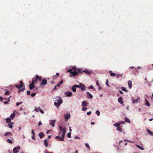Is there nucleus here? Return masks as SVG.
Segmentation results:
<instances>
[{"mask_svg":"<svg viewBox=\"0 0 153 153\" xmlns=\"http://www.w3.org/2000/svg\"><path fill=\"white\" fill-rule=\"evenodd\" d=\"M55 102L54 105L57 107L58 108L62 102V100L59 97H56L54 98Z\"/></svg>","mask_w":153,"mask_h":153,"instance_id":"nucleus-1","label":"nucleus"},{"mask_svg":"<svg viewBox=\"0 0 153 153\" xmlns=\"http://www.w3.org/2000/svg\"><path fill=\"white\" fill-rule=\"evenodd\" d=\"M71 114L70 113H67L64 115L65 120V121H67L70 118Z\"/></svg>","mask_w":153,"mask_h":153,"instance_id":"nucleus-2","label":"nucleus"},{"mask_svg":"<svg viewBox=\"0 0 153 153\" xmlns=\"http://www.w3.org/2000/svg\"><path fill=\"white\" fill-rule=\"evenodd\" d=\"M20 149V147L19 146L15 147L13 149V152L14 153H18Z\"/></svg>","mask_w":153,"mask_h":153,"instance_id":"nucleus-3","label":"nucleus"},{"mask_svg":"<svg viewBox=\"0 0 153 153\" xmlns=\"http://www.w3.org/2000/svg\"><path fill=\"white\" fill-rule=\"evenodd\" d=\"M19 82L20 85L18 84L15 85V86L16 87L19 88H21L23 87V83L22 81H20Z\"/></svg>","mask_w":153,"mask_h":153,"instance_id":"nucleus-4","label":"nucleus"},{"mask_svg":"<svg viewBox=\"0 0 153 153\" xmlns=\"http://www.w3.org/2000/svg\"><path fill=\"white\" fill-rule=\"evenodd\" d=\"M65 94L66 97H71V96L72 93L71 92H68L66 91L65 92Z\"/></svg>","mask_w":153,"mask_h":153,"instance_id":"nucleus-5","label":"nucleus"},{"mask_svg":"<svg viewBox=\"0 0 153 153\" xmlns=\"http://www.w3.org/2000/svg\"><path fill=\"white\" fill-rule=\"evenodd\" d=\"M56 122L55 120H51L50 121V123L49 125L51 126L52 127H53L55 126V123Z\"/></svg>","mask_w":153,"mask_h":153,"instance_id":"nucleus-6","label":"nucleus"},{"mask_svg":"<svg viewBox=\"0 0 153 153\" xmlns=\"http://www.w3.org/2000/svg\"><path fill=\"white\" fill-rule=\"evenodd\" d=\"M79 85H81L80 88H81V90L82 91L85 90V87L83 84L82 83H79Z\"/></svg>","mask_w":153,"mask_h":153,"instance_id":"nucleus-7","label":"nucleus"},{"mask_svg":"<svg viewBox=\"0 0 153 153\" xmlns=\"http://www.w3.org/2000/svg\"><path fill=\"white\" fill-rule=\"evenodd\" d=\"M33 80L32 83L29 85V88L30 90L33 89L35 87L34 85L33 84Z\"/></svg>","mask_w":153,"mask_h":153,"instance_id":"nucleus-8","label":"nucleus"},{"mask_svg":"<svg viewBox=\"0 0 153 153\" xmlns=\"http://www.w3.org/2000/svg\"><path fill=\"white\" fill-rule=\"evenodd\" d=\"M66 132V129L65 128H63V130H62V138H63V139H64V138L65 137V134Z\"/></svg>","mask_w":153,"mask_h":153,"instance_id":"nucleus-9","label":"nucleus"},{"mask_svg":"<svg viewBox=\"0 0 153 153\" xmlns=\"http://www.w3.org/2000/svg\"><path fill=\"white\" fill-rule=\"evenodd\" d=\"M47 81L45 79H43L41 83V85H45L47 83Z\"/></svg>","mask_w":153,"mask_h":153,"instance_id":"nucleus-10","label":"nucleus"},{"mask_svg":"<svg viewBox=\"0 0 153 153\" xmlns=\"http://www.w3.org/2000/svg\"><path fill=\"white\" fill-rule=\"evenodd\" d=\"M15 112H16V111H13V113L10 116V118L12 120H13L15 116Z\"/></svg>","mask_w":153,"mask_h":153,"instance_id":"nucleus-11","label":"nucleus"},{"mask_svg":"<svg viewBox=\"0 0 153 153\" xmlns=\"http://www.w3.org/2000/svg\"><path fill=\"white\" fill-rule=\"evenodd\" d=\"M83 72H85V73L87 75H89L91 74V72L88 70H85L82 71Z\"/></svg>","mask_w":153,"mask_h":153,"instance_id":"nucleus-12","label":"nucleus"},{"mask_svg":"<svg viewBox=\"0 0 153 153\" xmlns=\"http://www.w3.org/2000/svg\"><path fill=\"white\" fill-rule=\"evenodd\" d=\"M140 99V98L138 97L137 99L133 100L132 99V103L134 104L135 103H137L138 102L139 100Z\"/></svg>","mask_w":153,"mask_h":153,"instance_id":"nucleus-13","label":"nucleus"},{"mask_svg":"<svg viewBox=\"0 0 153 153\" xmlns=\"http://www.w3.org/2000/svg\"><path fill=\"white\" fill-rule=\"evenodd\" d=\"M88 104V103L86 101H83L82 102V106H87Z\"/></svg>","mask_w":153,"mask_h":153,"instance_id":"nucleus-14","label":"nucleus"},{"mask_svg":"<svg viewBox=\"0 0 153 153\" xmlns=\"http://www.w3.org/2000/svg\"><path fill=\"white\" fill-rule=\"evenodd\" d=\"M145 105L148 107H150V105L149 104V102L148 101V100L146 99H145Z\"/></svg>","mask_w":153,"mask_h":153,"instance_id":"nucleus-15","label":"nucleus"},{"mask_svg":"<svg viewBox=\"0 0 153 153\" xmlns=\"http://www.w3.org/2000/svg\"><path fill=\"white\" fill-rule=\"evenodd\" d=\"M128 88L129 89H131L132 87V82L130 80L128 81Z\"/></svg>","mask_w":153,"mask_h":153,"instance_id":"nucleus-16","label":"nucleus"},{"mask_svg":"<svg viewBox=\"0 0 153 153\" xmlns=\"http://www.w3.org/2000/svg\"><path fill=\"white\" fill-rule=\"evenodd\" d=\"M118 102L120 104H122L123 103V99L121 97L119 98L118 99Z\"/></svg>","mask_w":153,"mask_h":153,"instance_id":"nucleus-17","label":"nucleus"},{"mask_svg":"<svg viewBox=\"0 0 153 153\" xmlns=\"http://www.w3.org/2000/svg\"><path fill=\"white\" fill-rule=\"evenodd\" d=\"M71 74L73 76H76L78 74L77 72L76 71H74V72H71Z\"/></svg>","mask_w":153,"mask_h":153,"instance_id":"nucleus-18","label":"nucleus"},{"mask_svg":"<svg viewBox=\"0 0 153 153\" xmlns=\"http://www.w3.org/2000/svg\"><path fill=\"white\" fill-rule=\"evenodd\" d=\"M55 138L56 139H59L60 141H64V139L62 137H61L59 136H56L55 137Z\"/></svg>","mask_w":153,"mask_h":153,"instance_id":"nucleus-19","label":"nucleus"},{"mask_svg":"<svg viewBox=\"0 0 153 153\" xmlns=\"http://www.w3.org/2000/svg\"><path fill=\"white\" fill-rule=\"evenodd\" d=\"M41 79V77H40V76H38V75H37L36 76V77H35V80H34V82H37V79H39V80H40Z\"/></svg>","mask_w":153,"mask_h":153,"instance_id":"nucleus-20","label":"nucleus"},{"mask_svg":"<svg viewBox=\"0 0 153 153\" xmlns=\"http://www.w3.org/2000/svg\"><path fill=\"white\" fill-rule=\"evenodd\" d=\"M44 133L43 132L39 133V136L40 138H42L44 136Z\"/></svg>","mask_w":153,"mask_h":153,"instance_id":"nucleus-21","label":"nucleus"},{"mask_svg":"<svg viewBox=\"0 0 153 153\" xmlns=\"http://www.w3.org/2000/svg\"><path fill=\"white\" fill-rule=\"evenodd\" d=\"M44 143L45 145V146L46 147H48V141H47V140H46V139L44 140Z\"/></svg>","mask_w":153,"mask_h":153,"instance_id":"nucleus-22","label":"nucleus"},{"mask_svg":"<svg viewBox=\"0 0 153 153\" xmlns=\"http://www.w3.org/2000/svg\"><path fill=\"white\" fill-rule=\"evenodd\" d=\"M109 72L111 76H114L116 75L114 73H112V71H109Z\"/></svg>","mask_w":153,"mask_h":153,"instance_id":"nucleus-23","label":"nucleus"},{"mask_svg":"<svg viewBox=\"0 0 153 153\" xmlns=\"http://www.w3.org/2000/svg\"><path fill=\"white\" fill-rule=\"evenodd\" d=\"M120 126V124L119 123V122L113 124L114 126L117 127V128L119 127Z\"/></svg>","mask_w":153,"mask_h":153,"instance_id":"nucleus-24","label":"nucleus"},{"mask_svg":"<svg viewBox=\"0 0 153 153\" xmlns=\"http://www.w3.org/2000/svg\"><path fill=\"white\" fill-rule=\"evenodd\" d=\"M13 123L12 122L10 123H9L8 124V126H9V128H12L13 127Z\"/></svg>","mask_w":153,"mask_h":153,"instance_id":"nucleus-25","label":"nucleus"},{"mask_svg":"<svg viewBox=\"0 0 153 153\" xmlns=\"http://www.w3.org/2000/svg\"><path fill=\"white\" fill-rule=\"evenodd\" d=\"M136 146L138 148L140 149L141 150H143L144 149V148L140 146L139 145L137 144H136Z\"/></svg>","mask_w":153,"mask_h":153,"instance_id":"nucleus-26","label":"nucleus"},{"mask_svg":"<svg viewBox=\"0 0 153 153\" xmlns=\"http://www.w3.org/2000/svg\"><path fill=\"white\" fill-rule=\"evenodd\" d=\"M147 131L149 133V134L150 135L152 136L153 135V132L147 129Z\"/></svg>","mask_w":153,"mask_h":153,"instance_id":"nucleus-27","label":"nucleus"},{"mask_svg":"<svg viewBox=\"0 0 153 153\" xmlns=\"http://www.w3.org/2000/svg\"><path fill=\"white\" fill-rule=\"evenodd\" d=\"M8 135H11V133L10 132H8L5 133L4 134V136H7Z\"/></svg>","mask_w":153,"mask_h":153,"instance_id":"nucleus-28","label":"nucleus"},{"mask_svg":"<svg viewBox=\"0 0 153 153\" xmlns=\"http://www.w3.org/2000/svg\"><path fill=\"white\" fill-rule=\"evenodd\" d=\"M5 120H6L7 123H8L11 122L10 119L9 117H7V119H5Z\"/></svg>","mask_w":153,"mask_h":153,"instance_id":"nucleus-29","label":"nucleus"},{"mask_svg":"<svg viewBox=\"0 0 153 153\" xmlns=\"http://www.w3.org/2000/svg\"><path fill=\"white\" fill-rule=\"evenodd\" d=\"M72 90L74 92H75L76 91V88L73 85L72 88Z\"/></svg>","mask_w":153,"mask_h":153,"instance_id":"nucleus-30","label":"nucleus"},{"mask_svg":"<svg viewBox=\"0 0 153 153\" xmlns=\"http://www.w3.org/2000/svg\"><path fill=\"white\" fill-rule=\"evenodd\" d=\"M63 81L62 80H61L60 82L57 85V87H59L60 85L63 83Z\"/></svg>","mask_w":153,"mask_h":153,"instance_id":"nucleus-31","label":"nucleus"},{"mask_svg":"<svg viewBox=\"0 0 153 153\" xmlns=\"http://www.w3.org/2000/svg\"><path fill=\"white\" fill-rule=\"evenodd\" d=\"M38 108L39 109V111L42 113V114H44V111L40 108L39 107H38Z\"/></svg>","mask_w":153,"mask_h":153,"instance_id":"nucleus-32","label":"nucleus"},{"mask_svg":"<svg viewBox=\"0 0 153 153\" xmlns=\"http://www.w3.org/2000/svg\"><path fill=\"white\" fill-rule=\"evenodd\" d=\"M7 141L9 143H10V144H12V140L9 139H7Z\"/></svg>","mask_w":153,"mask_h":153,"instance_id":"nucleus-33","label":"nucleus"},{"mask_svg":"<svg viewBox=\"0 0 153 153\" xmlns=\"http://www.w3.org/2000/svg\"><path fill=\"white\" fill-rule=\"evenodd\" d=\"M125 122H126L130 123V120L128 119L126 117L125 118Z\"/></svg>","mask_w":153,"mask_h":153,"instance_id":"nucleus-34","label":"nucleus"},{"mask_svg":"<svg viewBox=\"0 0 153 153\" xmlns=\"http://www.w3.org/2000/svg\"><path fill=\"white\" fill-rule=\"evenodd\" d=\"M121 89L123 91H125L126 92H127L128 91L126 89V88L124 87H121Z\"/></svg>","mask_w":153,"mask_h":153,"instance_id":"nucleus-35","label":"nucleus"},{"mask_svg":"<svg viewBox=\"0 0 153 153\" xmlns=\"http://www.w3.org/2000/svg\"><path fill=\"white\" fill-rule=\"evenodd\" d=\"M117 131H120L121 132H122V131H123L121 129V128H120L119 127H118V128H117Z\"/></svg>","mask_w":153,"mask_h":153,"instance_id":"nucleus-36","label":"nucleus"},{"mask_svg":"<svg viewBox=\"0 0 153 153\" xmlns=\"http://www.w3.org/2000/svg\"><path fill=\"white\" fill-rule=\"evenodd\" d=\"M86 94L88 95V96H89V97L91 98H92L93 97V96L91 94H90L89 92H87L86 93Z\"/></svg>","mask_w":153,"mask_h":153,"instance_id":"nucleus-37","label":"nucleus"},{"mask_svg":"<svg viewBox=\"0 0 153 153\" xmlns=\"http://www.w3.org/2000/svg\"><path fill=\"white\" fill-rule=\"evenodd\" d=\"M87 109V108L86 107H83L82 108V110L83 111H85Z\"/></svg>","mask_w":153,"mask_h":153,"instance_id":"nucleus-38","label":"nucleus"},{"mask_svg":"<svg viewBox=\"0 0 153 153\" xmlns=\"http://www.w3.org/2000/svg\"><path fill=\"white\" fill-rule=\"evenodd\" d=\"M10 94V92L9 91H6L4 94V95H9Z\"/></svg>","mask_w":153,"mask_h":153,"instance_id":"nucleus-39","label":"nucleus"},{"mask_svg":"<svg viewBox=\"0 0 153 153\" xmlns=\"http://www.w3.org/2000/svg\"><path fill=\"white\" fill-rule=\"evenodd\" d=\"M74 85L76 88H80V87H81V85Z\"/></svg>","mask_w":153,"mask_h":153,"instance_id":"nucleus-40","label":"nucleus"},{"mask_svg":"<svg viewBox=\"0 0 153 153\" xmlns=\"http://www.w3.org/2000/svg\"><path fill=\"white\" fill-rule=\"evenodd\" d=\"M71 133L70 132L68 133L67 134V136L68 137V138L71 137Z\"/></svg>","mask_w":153,"mask_h":153,"instance_id":"nucleus-41","label":"nucleus"},{"mask_svg":"<svg viewBox=\"0 0 153 153\" xmlns=\"http://www.w3.org/2000/svg\"><path fill=\"white\" fill-rule=\"evenodd\" d=\"M39 109L38 108H37V107H35V108L34 110L36 112H38L39 111Z\"/></svg>","mask_w":153,"mask_h":153,"instance_id":"nucleus-42","label":"nucleus"},{"mask_svg":"<svg viewBox=\"0 0 153 153\" xmlns=\"http://www.w3.org/2000/svg\"><path fill=\"white\" fill-rule=\"evenodd\" d=\"M96 114H97V115H98V116H99L100 115V112L98 110H97L96 111Z\"/></svg>","mask_w":153,"mask_h":153,"instance_id":"nucleus-43","label":"nucleus"},{"mask_svg":"<svg viewBox=\"0 0 153 153\" xmlns=\"http://www.w3.org/2000/svg\"><path fill=\"white\" fill-rule=\"evenodd\" d=\"M36 94V93H32L31 94V97H34Z\"/></svg>","mask_w":153,"mask_h":153,"instance_id":"nucleus-44","label":"nucleus"},{"mask_svg":"<svg viewBox=\"0 0 153 153\" xmlns=\"http://www.w3.org/2000/svg\"><path fill=\"white\" fill-rule=\"evenodd\" d=\"M25 89V88H22L20 89L19 90V92L20 91H23Z\"/></svg>","mask_w":153,"mask_h":153,"instance_id":"nucleus-45","label":"nucleus"},{"mask_svg":"<svg viewBox=\"0 0 153 153\" xmlns=\"http://www.w3.org/2000/svg\"><path fill=\"white\" fill-rule=\"evenodd\" d=\"M108 79H106V81L105 84L107 86H109V85L108 84Z\"/></svg>","mask_w":153,"mask_h":153,"instance_id":"nucleus-46","label":"nucleus"},{"mask_svg":"<svg viewBox=\"0 0 153 153\" xmlns=\"http://www.w3.org/2000/svg\"><path fill=\"white\" fill-rule=\"evenodd\" d=\"M96 85L98 86H99L100 85V83L98 81H97L96 82Z\"/></svg>","mask_w":153,"mask_h":153,"instance_id":"nucleus-47","label":"nucleus"},{"mask_svg":"<svg viewBox=\"0 0 153 153\" xmlns=\"http://www.w3.org/2000/svg\"><path fill=\"white\" fill-rule=\"evenodd\" d=\"M9 101H10V99H9V100H7L6 101H5V102H4L5 104H7L8 103V102H9Z\"/></svg>","mask_w":153,"mask_h":153,"instance_id":"nucleus-48","label":"nucleus"},{"mask_svg":"<svg viewBox=\"0 0 153 153\" xmlns=\"http://www.w3.org/2000/svg\"><path fill=\"white\" fill-rule=\"evenodd\" d=\"M31 134L32 135H35V133L34 132L33 129H32L31 130Z\"/></svg>","mask_w":153,"mask_h":153,"instance_id":"nucleus-49","label":"nucleus"},{"mask_svg":"<svg viewBox=\"0 0 153 153\" xmlns=\"http://www.w3.org/2000/svg\"><path fill=\"white\" fill-rule=\"evenodd\" d=\"M85 146H86V147L88 148H90V146H89V145L87 143H86L85 144Z\"/></svg>","mask_w":153,"mask_h":153,"instance_id":"nucleus-50","label":"nucleus"},{"mask_svg":"<svg viewBox=\"0 0 153 153\" xmlns=\"http://www.w3.org/2000/svg\"><path fill=\"white\" fill-rule=\"evenodd\" d=\"M59 128L60 131H62V128L61 126H59Z\"/></svg>","mask_w":153,"mask_h":153,"instance_id":"nucleus-51","label":"nucleus"},{"mask_svg":"<svg viewBox=\"0 0 153 153\" xmlns=\"http://www.w3.org/2000/svg\"><path fill=\"white\" fill-rule=\"evenodd\" d=\"M31 138L33 140H35V135H32V136H31Z\"/></svg>","mask_w":153,"mask_h":153,"instance_id":"nucleus-52","label":"nucleus"},{"mask_svg":"<svg viewBox=\"0 0 153 153\" xmlns=\"http://www.w3.org/2000/svg\"><path fill=\"white\" fill-rule=\"evenodd\" d=\"M119 123L120 124V125L121 124H124L125 122L124 121H122L120 122H119Z\"/></svg>","mask_w":153,"mask_h":153,"instance_id":"nucleus-53","label":"nucleus"},{"mask_svg":"<svg viewBox=\"0 0 153 153\" xmlns=\"http://www.w3.org/2000/svg\"><path fill=\"white\" fill-rule=\"evenodd\" d=\"M77 71L79 73H82L81 71L79 69H77Z\"/></svg>","mask_w":153,"mask_h":153,"instance_id":"nucleus-54","label":"nucleus"},{"mask_svg":"<svg viewBox=\"0 0 153 153\" xmlns=\"http://www.w3.org/2000/svg\"><path fill=\"white\" fill-rule=\"evenodd\" d=\"M89 89H93L94 88L92 85H91L89 87Z\"/></svg>","mask_w":153,"mask_h":153,"instance_id":"nucleus-55","label":"nucleus"},{"mask_svg":"<svg viewBox=\"0 0 153 153\" xmlns=\"http://www.w3.org/2000/svg\"><path fill=\"white\" fill-rule=\"evenodd\" d=\"M30 91H27V95H30Z\"/></svg>","mask_w":153,"mask_h":153,"instance_id":"nucleus-56","label":"nucleus"},{"mask_svg":"<svg viewBox=\"0 0 153 153\" xmlns=\"http://www.w3.org/2000/svg\"><path fill=\"white\" fill-rule=\"evenodd\" d=\"M91 111H90L89 112H88L87 113V115H89L91 114Z\"/></svg>","mask_w":153,"mask_h":153,"instance_id":"nucleus-57","label":"nucleus"},{"mask_svg":"<svg viewBox=\"0 0 153 153\" xmlns=\"http://www.w3.org/2000/svg\"><path fill=\"white\" fill-rule=\"evenodd\" d=\"M42 124V122L40 121H39L38 123V125L39 126H40Z\"/></svg>","mask_w":153,"mask_h":153,"instance_id":"nucleus-58","label":"nucleus"},{"mask_svg":"<svg viewBox=\"0 0 153 153\" xmlns=\"http://www.w3.org/2000/svg\"><path fill=\"white\" fill-rule=\"evenodd\" d=\"M119 92L121 94H123V92L121 90H119Z\"/></svg>","mask_w":153,"mask_h":153,"instance_id":"nucleus-59","label":"nucleus"},{"mask_svg":"<svg viewBox=\"0 0 153 153\" xmlns=\"http://www.w3.org/2000/svg\"><path fill=\"white\" fill-rule=\"evenodd\" d=\"M72 70L71 69H70L69 70H68L67 71V72H70L71 73V72H72Z\"/></svg>","mask_w":153,"mask_h":153,"instance_id":"nucleus-60","label":"nucleus"},{"mask_svg":"<svg viewBox=\"0 0 153 153\" xmlns=\"http://www.w3.org/2000/svg\"><path fill=\"white\" fill-rule=\"evenodd\" d=\"M69 130L70 131V132H71L72 131V129H71V127H69Z\"/></svg>","mask_w":153,"mask_h":153,"instance_id":"nucleus-61","label":"nucleus"},{"mask_svg":"<svg viewBox=\"0 0 153 153\" xmlns=\"http://www.w3.org/2000/svg\"><path fill=\"white\" fill-rule=\"evenodd\" d=\"M45 153H53L52 152H49L48 151H46L45 152Z\"/></svg>","mask_w":153,"mask_h":153,"instance_id":"nucleus-62","label":"nucleus"},{"mask_svg":"<svg viewBox=\"0 0 153 153\" xmlns=\"http://www.w3.org/2000/svg\"><path fill=\"white\" fill-rule=\"evenodd\" d=\"M141 110H142V109L141 108H139L138 109V111L139 112H140L141 111Z\"/></svg>","mask_w":153,"mask_h":153,"instance_id":"nucleus-63","label":"nucleus"},{"mask_svg":"<svg viewBox=\"0 0 153 153\" xmlns=\"http://www.w3.org/2000/svg\"><path fill=\"white\" fill-rule=\"evenodd\" d=\"M75 139H80V137H79L77 136H75Z\"/></svg>","mask_w":153,"mask_h":153,"instance_id":"nucleus-64","label":"nucleus"}]
</instances>
